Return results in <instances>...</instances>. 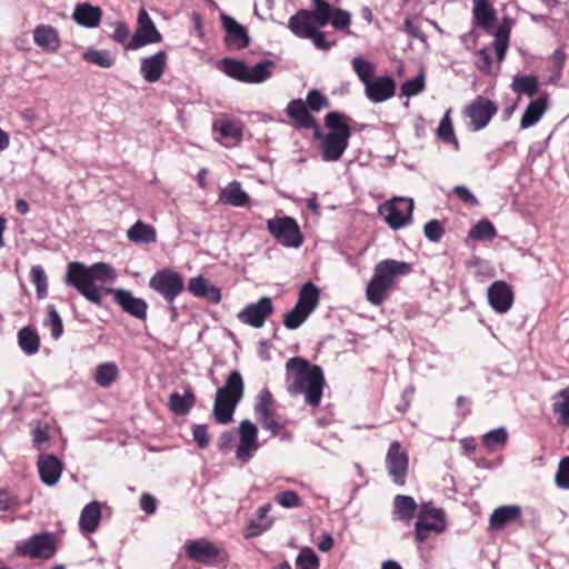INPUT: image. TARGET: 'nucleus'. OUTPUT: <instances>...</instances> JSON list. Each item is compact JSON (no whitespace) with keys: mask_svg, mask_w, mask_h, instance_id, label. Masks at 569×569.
I'll list each match as a JSON object with an SVG mask.
<instances>
[{"mask_svg":"<svg viewBox=\"0 0 569 569\" xmlns=\"http://www.w3.org/2000/svg\"><path fill=\"white\" fill-rule=\"evenodd\" d=\"M129 240L136 243H152L157 233L152 226L137 221L127 232Z\"/></svg>","mask_w":569,"mask_h":569,"instance_id":"58836bf2","label":"nucleus"},{"mask_svg":"<svg viewBox=\"0 0 569 569\" xmlns=\"http://www.w3.org/2000/svg\"><path fill=\"white\" fill-rule=\"evenodd\" d=\"M119 370L116 363L106 362L97 367L94 373L96 382L103 388L110 387L118 378Z\"/></svg>","mask_w":569,"mask_h":569,"instance_id":"ea45409f","label":"nucleus"},{"mask_svg":"<svg viewBox=\"0 0 569 569\" xmlns=\"http://www.w3.org/2000/svg\"><path fill=\"white\" fill-rule=\"evenodd\" d=\"M411 266L405 261L392 259L382 260L375 267L373 277L366 288V297L368 301L375 306H380L389 290L396 284L398 276L408 274Z\"/></svg>","mask_w":569,"mask_h":569,"instance_id":"7ed1b4c3","label":"nucleus"},{"mask_svg":"<svg viewBox=\"0 0 569 569\" xmlns=\"http://www.w3.org/2000/svg\"><path fill=\"white\" fill-rule=\"evenodd\" d=\"M267 229L284 247L299 248L302 244L300 228L291 217L269 219Z\"/></svg>","mask_w":569,"mask_h":569,"instance_id":"1a4fd4ad","label":"nucleus"},{"mask_svg":"<svg viewBox=\"0 0 569 569\" xmlns=\"http://www.w3.org/2000/svg\"><path fill=\"white\" fill-rule=\"evenodd\" d=\"M548 106V96L541 94L538 99L531 101L526 108L521 120L520 126L522 129H527L533 124H536L543 113L547 110Z\"/></svg>","mask_w":569,"mask_h":569,"instance_id":"cd10ccee","label":"nucleus"},{"mask_svg":"<svg viewBox=\"0 0 569 569\" xmlns=\"http://www.w3.org/2000/svg\"><path fill=\"white\" fill-rule=\"evenodd\" d=\"M271 510L270 503H264L257 510V518L251 519L248 522L247 529H246V538L257 537L260 536L262 532L268 530L271 525L272 520L268 517V513Z\"/></svg>","mask_w":569,"mask_h":569,"instance_id":"c756f323","label":"nucleus"},{"mask_svg":"<svg viewBox=\"0 0 569 569\" xmlns=\"http://www.w3.org/2000/svg\"><path fill=\"white\" fill-rule=\"evenodd\" d=\"M512 90L532 97L538 91V81L533 76H516L512 81Z\"/></svg>","mask_w":569,"mask_h":569,"instance_id":"37998d69","label":"nucleus"},{"mask_svg":"<svg viewBox=\"0 0 569 569\" xmlns=\"http://www.w3.org/2000/svg\"><path fill=\"white\" fill-rule=\"evenodd\" d=\"M566 60V54L561 49H557L553 51L551 57L549 58V62L551 63L552 76L550 77V81H556L560 78L563 64Z\"/></svg>","mask_w":569,"mask_h":569,"instance_id":"13d9d810","label":"nucleus"},{"mask_svg":"<svg viewBox=\"0 0 569 569\" xmlns=\"http://www.w3.org/2000/svg\"><path fill=\"white\" fill-rule=\"evenodd\" d=\"M47 313L48 318L44 321V326L50 328L51 337L57 340L63 333L62 319L53 305L47 306Z\"/></svg>","mask_w":569,"mask_h":569,"instance_id":"de8ad7c7","label":"nucleus"},{"mask_svg":"<svg viewBox=\"0 0 569 569\" xmlns=\"http://www.w3.org/2000/svg\"><path fill=\"white\" fill-rule=\"evenodd\" d=\"M274 63L271 60H263L252 68L247 66V83H260L267 80Z\"/></svg>","mask_w":569,"mask_h":569,"instance_id":"a19ab883","label":"nucleus"},{"mask_svg":"<svg viewBox=\"0 0 569 569\" xmlns=\"http://www.w3.org/2000/svg\"><path fill=\"white\" fill-rule=\"evenodd\" d=\"M192 435L199 448L203 449L208 447L210 436L208 433L207 425H196L192 429Z\"/></svg>","mask_w":569,"mask_h":569,"instance_id":"69168bd1","label":"nucleus"},{"mask_svg":"<svg viewBox=\"0 0 569 569\" xmlns=\"http://www.w3.org/2000/svg\"><path fill=\"white\" fill-rule=\"evenodd\" d=\"M417 503L410 496L397 495L393 500V512L398 519L409 522L415 517Z\"/></svg>","mask_w":569,"mask_h":569,"instance_id":"f704fd0d","label":"nucleus"},{"mask_svg":"<svg viewBox=\"0 0 569 569\" xmlns=\"http://www.w3.org/2000/svg\"><path fill=\"white\" fill-rule=\"evenodd\" d=\"M273 305L269 297L260 298L256 303L246 306L239 313L238 319L253 328L263 327L268 317L273 313Z\"/></svg>","mask_w":569,"mask_h":569,"instance_id":"dca6fc26","label":"nucleus"},{"mask_svg":"<svg viewBox=\"0 0 569 569\" xmlns=\"http://www.w3.org/2000/svg\"><path fill=\"white\" fill-rule=\"evenodd\" d=\"M438 137L446 142L455 141V133L452 122L449 117V111L446 112L443 118L441 119L439 127L437 129Z\"/></svg>","mask_w":569,"mask_h":569,"instance_id":"052dcab7","label":"nucleus"},{"mask_svg":"<svg viewBox=\"0 0 569 569\" xmlns=\"http://www.w3.org/2000/svg\"><path fill=\"white\" fill-rule=\"evenodd\" d=\"M33 40L37 46L47 50H57L59 47L58 32L51 26L40 24L33 30Z\"/></svg>","mask_w":569,"mask_h":569,"instance_id":"72a5a7b5","label":"nucleus"},{"mask_svg":"<svg viewBox=\"0 0 569 569\" xmlns=\"http://www.w3.org/2000/svg\"><path fill=\"white\" fill-rule=\"evenodd\" d=\"M488 301L495 311L499 313L507 312L513 302L511 288L505 281H495L488 288Z\"/></svg>","mask_w":569,"mask_h":569,"instance_id":"6ab92c4d","label":"nucleus"},{"mask_svg":"<svg viewBox=\"0 0 569 569\" xmlns=\"http://www.w3.org/2000/svg\"><path fill=\"white\" fill-rule=\"evenodd\" d=\"M352 68L365 87L371 81L375 74V66L372 62L360 57H356L352 60Z\"/></svg>","mask_w":569,"mask_h":569,"instance_id":"49530a36","label":"nucleus"},{"mask_svg":"<svg viewBox=\"0 0 569 569\" xmlns=\"http://www.w3.org/2000/svg\"><path fill=\"white\" fill-rule=\"evenodd\" d=\"M552 410L560 425L569 426V387L552 396Z\"/></svg>","mask_w":569,"mask_h":569,"instance_id":"4c0bfd02","label":"nucleus"},{"mask_svg":"<svg viewBox=\"0 0 569 569\" xmlns=\"http://www.w3.org/2000/svg\"><path fill=\"white\" fill-rule=\"evenodd\" d=\"M101 520L100 503L92 501L88 503L81 511L79 526L83 532H94Z\"/></svg>","mask_w":569,"mask_h":569,"instance_id":"473e14b6","label":"nucleus"},{"mask_svg":"<svg viewBox=\"0 0 569 569\" xmlns=\"http://www.w3.org/2000/svg\"><path fill=\"white\" fill-rule=\"evenodd\" d=\"M249 200L248 193L242 190L238 181L227 184L219 193V201L233 207H243Z\"/></svg>","mask_w":569,"mask_h":569,"instance_id":"7c9ffc66","label":"nucleus"},{"mask_svg":"<svg viewBox=\"0 0 569 569\" xmlns=\"http://www.w3.org/2000/svg\"><path fill=\"white\" fill-rule=\"evenodd\" d=\"M425 88L423 74H419L418 77L410 79L402 83L401 86V94L405 97H411L420 93Z\"/></svg>","mask_w":569,"mask_h":569,"instance_id":"4d7b16f0","label":"nucleus"},{"mask_svg":"<svg viewBox=\"0 0 569 569\" xmlns=\"http://www.w3.org/2000/svg\"><path fill=\"white\" fill-rule=\"evenodd\" d=\"M320 293L319 289L312 283H305L299 290L297 307L311 315L319 305Z\"/></svg>","mask_w":569,"mask_h":569,"instance_id":"2f4dec72","label":"nucleus"},{"mask_svg":"<svg viewBox=\"0 0 569 569\" xmlns=\"http://www.w3.org/2000/svg\"><path fill=\"white\" fill-rule=\"evenodd\" d=\"M496 229L489 220H480L469 231V238L473 240H491L496 237Z\"/></svg>","mask_w":569,"mask_h":569,"instance_id":"a18cd8bd","label":"nucleus"},{"mask_svg":"<svg viewBox=\"0 0 569 569\" xmlns=\"http://www.w3.org/2000/svg\"><path fill=\"white\" fill-rule=\"evenodd\" d=\"M20 555L29 556L32 559H49L54 555V539L49 532L33 535L30 539L18 545Z\"/></svg>","mask_w":569,"mask_h":569,"instance_id":"ddd939ff","label":"nucleus"},{"mask_svg":"<svg viewBox=\"0 0 569 569\" xmlns=\"http://www.w3.org/2000/svg\"><path fill=\"white\" fill-rule=\"evenodd\" d=\"M168 56L164 51H158L152 56L141 59L140 73L142 78L153 83L160 80L167 67Z\"/></svg>","mask_w":569,"mask_h":569,"instance_id":"aec40b11","label":"nucleus"},{"mask_svg":"<svg viewBox=\"0 0 569 569\" xmlns=\"http://www.w3.org/2000/svg\"><path fill=\"white\" fill-rule=\"evenodd\" d=\"M473 18L478 26L488 30L496 20V12L488 0H473Z\"/></svg>","mask_w":569,"mask_h":569,"instance_id":"c9c22d12","label":"nucleus"},{"mask_svg":"<svg viewBox=\"0 0 569 569\" xmlns=\"http://www.w3.org/2000/svg\"><path fill=\"white\" fill-rule=\"evenodd\" d=\"M286 367L288 392L291 396L303 395L309 406H319L325 386L322 369L299 357L289 359Z\"/></svg>","mask_w":569,"mask_h":569,"instance_id":"f03ea898","label":"nucleus"},{"mask_svg":"<svg viewBox=\"0 0 569 569\" xmlns=\"http://www.w3.org/2000/svg\"><path fill=\"white\" fill-rule=\"evenodd\" d=\"M555 482L561 489H569V456L560 460Z\"/></svg>","mask_w":569,"mask_h":569,"instance_id":"6e6d98bb","label":"nucleus"},{"mask_svg":"<svg viewBox=\"0 0 569 569\" xmlns=\"http://www.w3.org/2000/svg\"><path fill=\"white\" fill-rule=\"evenodd\" d=\"M305 103L311 111L317 112L323 108H327L329 106V100L319 90L312 89L308 92Z\"/></svg>","mask_w":569,"mask_h":569,"instance_id":"864d4df0","label":"nucleus"},{"mask_svg":"<svg viewBox=\"0 0 569 569\" xmlns=\"http://www.w3.org/2000/svg\"><path fill=\"white\" fill-rule=\"evenodd\" d=\"M274 500L284 508H293L300 506V498L296 491L287 490L276 495Z\"/></svg>","mask_w":569,"mask_h":569,"instance_id":"e2e57ef3","label":"nucleus"},{"mask_svg":"<svg viewBox=\"0 0 569 569\" xmlns=\"http://www.w3.org/2000/svg\"><path fill=\"white\" fill-rule=\"evenodd\" d=\"M221 70L236 80L247 82V64L243 61L224 58L221 61Z\"/></svg>","mask_w":569,"mask_h":569,"instance_id":"79ce46f5","label":"nucleus"},{"mask_svg":"<svg viewBox=\"0 0 569 569\" xmlns=\"http://www.w3.org/2000/svg\"><path fill=\"white\" fill-rule=\"evenodd\" d=\"M102 11L99 7L81 3L74 8L72 18L86 28H96L101 21Z\"/></svg>","mask_w":569,"mask_h":569,"instance_id":"bb28decb","label":"nucleus"},{"mask_svg":"<svg viewBox=\"0 0 569 569\" xmlns=\"http://www.w3.org/2000/svg\"><path fill=\"white\" fill-rule=\"evenodd\" d=\"M507 436L505 428L491 430L483 436V445L488 448H493L498 445L505 443Z\"/></svg>","mask_w":569,"mask_h":569,"instance_id":"680f3d73","label":"nucleus"},{"mask_svg":"<svg viewBox=\"0 0 569 569\" xmlns=\"http://www.w3.org/2000/svg\"><path fill=\"white\" fill-rule=\"evenodd\" d=\"M408 465V453L401 449L399 441H392L387 451L386 466L389 476L396 485L403 486L406 483Z\"/></svg>","mask_w":569,"mask_h":569,"instance_id":"4468645a","label":"nucleus"},{"mask_svg":"<svg viewBox=\"0 0 569 569\" xmlns=\"http://www.w3.org/2000/svg\"><path fill=\"white\" fill-rule=\"evenodd\" d=\"M306 311L295 306L289 312L284 315L283 325L287 329L295 330L299 328L309 317Z\"/></svg>","mask_w":569,"mask_h":569,"instance_id":"3c124183","label":"nucleus"},{"mask_svg":"<svg viewBox=\"0 0 569 569\" xmlns=\"http://www.w3.org/2000/svg\"><path fill=\"white\" fill-rule=\"evenodd\" d=\"M186 552L194 561L207 562L217 559L220 555V549L206 539H199L188 543Z\"/></svg>","mask_w":569,"mask_h":569,"instance_id":"5701e85b","label":"nucleus"},{"mask_svg":"<svg viewBox=\"0 0 569 569\" xmlns=\"http://www.w3.org/2000/svg\"><path fill=\"white\" fill-rule=\"evenodd\" d=\"M162 41V36L156 28L152 19L144 8H140L137 19V29L127 49L137 50L150 43H159Z\"/></svg>","mask_w":569,"mask_h":569,"instance_id":"9b49d317","label":"nucleus"},{"mask_svg":"<svg viewBox=\"0 0 569 569\" xmlns=\"http://www.w3.org/2000/svg\"><path fill=\"white\" fill-rule=\"evenodd\" d=\"M240 441L236 451V456L241 461H248L252 453L258 449L257 427L250 420H243L239 426Z\"/></svg>","mask_w":569,"mask_h":569,"instance_id":"a211bd4d","label":"nucleus"},{"mask_svg":"<svg viewBox=\"0 0 569 569\" xmlns=\"http://www.w3.org/2000/svg\"><path fill=\"white\" fill-rule=\"evenodd\" d=\"M272 402V395L267 390H262L259 393L258 402L254 407L256 415L258 417L270 415V406Z\"/></svg>","mask_w":569,"mask_h":569,"instance_id":"0e129e2a","label":"nucleus"},{"mask_svg":"<svg viewBox=\"0 0 569 569\" xmlns=\"http://www.w3.org/2000/svg\"><path fill=\"white\" fill-rule=\"evenodd\" d=\"M31 281L37 288V297L43 299L48 292L47 276L41 266H33L30 272Z\"/></svg>","mask_w":569,"mask_h":569,"instance_id":"8fccbe9b","label":"nucleus"},{"mask_svg":"<svg viewBox=\"0 0 569 569\" xmlns=\"http://www.w3.org/2000/svg\"><path fill=\"white\" fill-rule=\"evenodd\" d=\"M383 210L387 212L386 221L392 229L397 230L411 221L413 200L402 197L393 198L383 207Z\"/></svg>","mask_w":569,"mask_h":569,"instance_id":"2eb2a0df","label":"nucleus"},{"mask_svg":"<svg viewBox=\"0 0 569 569\" xmlns=\"http://www.w3.org/2000/svg\"><path fill=\"white\" fill-rule=\"evenodd\" d=\"M196 396L190 387H187L183 395L174 391L169 397L168 407L177 416L187 415L194 406Z\"/></svg>","mask_w":569,"mask_h":569,"instance_id":"c85d7f7f","label":"nucleus"},{"mask_svg":"<svg viewBox=\"0 0 569 569\" xmlns=\"http://www.w3.org/2000/svg\"><path fill=\"white\" fill-rule=\"evenodd\" d=\"M298 569H318L319 559L311 549H303L297 557Z\"/></svg>","mask_w":569,"mask_h":569,"instance_id":"5fc2aeb1","label":"nucleus"},{"mask_svg":"<svg viewBox=\"0 0 569 569\" xmlns=\"http://www.w3.org/2000/svg\"><path fill=\"white\" fill-rule=\"evenodd\" d=\"M18 345L26 355H34L40 348V337L36 329L27 326L18 332Z\"/></svg>","mask_w":569,"mask_h":569,"instance_id":"e433bc0d","label":"nucleus"},{"mask_svg":"<svg viewBox=\"0 0 569 569\" xmlns=\"http://www.w3.org/2000/svg\"><path fill=\"white\" fill-rule=\"evenodd\" d=\"M423 233L431 242H438L445 233V228L440 221L430 220L425 224Z\"/></svg>","mask_w":569,"mask_h":569,"instance_id":"bf43d9fd","label":"nucleus"},{"mask_svg":"<svg viewBox=\"0 0 569 569\" xmlns=\"http://www.w3.org/2000/svg\"><path fill=\"white\" fill-rule=\"evenodd\" d=\"M476 54L478 56L476 67L483 73H490L492 62L489 51L483 48L478 50Z\"/></svg>","mask_w":569,"mask_h":569,"instance_id":"338daca9","label":"nucleus"},{"mask_svg":"<svg viewBox=\"0 0 569 569\" xmlns=\"http://www.w3.org/2000/svg\"><path fill=\"white\" fill-rule=\"evenodd\" d=\"M116 278V270L108 263L96 262L86 266L74 261L68 264L64 281L96 306L102 305L104 293L112 295L124 312L139 320H146L148 303L143 299L136 298L131 291L122 288H103L97 284V282L111 283Z\"/></svg>","mask_w":569,"mask_h":569,"instance_id":"f257e3e1","label":"nucleus"},{"mask_svg":"<svg viewBox=\"0 0 569 569\" xmlns=\"http://www.w3.org/2000/svg\"><path fill=\"white\" fill-rule=\"evenodd\" d=\"M40 479L47 486L56 485L62 472V462L52 455H42L38 460Z\"/></svg>","mask_w":569,"mask_h":569,"instance_id":"4be33fe9","label":"nucleus"},{"mask_svg":"<svg viewBox=\"0 0 569 569\" xmlns=\"http://www.w3.org/2000/svg\"><path fill=\"white\" fill-rule=\"evenodd\" d=\"M447 529L446 512L441 508H436L431 502L420 506L418 520L415 523V536L417 541L423 542L428 539L430 532L437 535Z\"/></svg>","mask_w":569,"mask_h":569,"instance_id":"0eeeda50","label":"nucleus"},{"mask_svg":"<svg viewBox=\"0 0 569 569\" xmlns=\"http://www.w3.org/2000/svg\"><path fill=\"white\" fill-rule=\"evenodd\" d=\"M149 287L171 303L183 291L184 282L178 272L171 269H162L150 278Z\"/></svg>","mask_w":569,"mask_h":569,"instance_id":"9d476101","label":"nucleus"},{"mask_svg":"<svg viewBox=\"0 0 569 569\" xmlns=\"http://www.w3.org/2000/svg\"><path fill=\"white\" fill-rule=\"evenodd\" d=\"M312 10H310L315 18V23L322 28L328 23L336 30H346L351 22V16L347 10L333 8L326 0H312Z\"/></svg>","mask_w":569,"mask_h":569,"instance_id":"6e6552de","label":"nucleus"},{"mask_svg":"<svg viewBox=\"0 0 569 569\" xmlns=\"http://www.w3.org/2000/svg\"><path fill=\"white\" fill-rule=\"evenodd\" d=\"M287 116L298 129H310L316 126L315 118L309 113L303 100H291L286 108Z\"/></svg>","mask_w":569,"mask_h":569,"instance_id":"b1692460","label":"nucleus"},{"mask_svg":"<svg viewBox=\"0 0 569 569\" xmlns=\"http://www.w3.org/2000/svg\"><path fill=\"white\" fill-rule=\"evenodd\" d=\"M521 516V508L517 505H507L498 507L493 510L490 516L489 522L490 528L493 530H499L506 525L516 521Z\"/></svg>","mask_w":569,"mask_h":569,"instance_id":"a878e982","label":"nucleus"},{"mask_svg":"<svg viewBox=\"0 0 569 569\" xmlns=\"http://www.w3.org/2000/svg\"><path fill=\"white\" fill-rule=\"evenodd\" d=\"M213 129L219 131L223 138L240 140L242 137L241 128L233 121L214 122Z\"/></svg>","mask_w":569,"mask_h":569,"instance_id":"603ef678","label":"nucleus"},{"mask_svg":"<svg viewBox=\"0 0 569 569\" xmlns=\"http://www.w3.org/2000/svg\"><path fill=\"white\" fill-rule=\"evenodd\" d=\"M395 87L396 84L393 79L389 76H383L367 83L365 87L366 96L370 101L380 103L390 99L395 94Z\"/></svg>","mask_w":569,"mask_h":569,"instance_id":"412c9836","label":"nucleus"},{"mask_svg":"<svg viewBox=\"0 0 569 569\" xmlns=\"http://www.w3.org/2000/svg\"><path fill=\"white\" fill-rule=\"evenodd\" d=\"M188 290L194 297L204 298L213 303H218L221 299L220 290L201 276L189 280Z\"/></svg>","mask_w":569,"mask_h":569,"instance_id":"393cba45","label":"nucleus"},{"mask_svg":"<svg viewBox=\"0 0 569 569\" xmlns=\"http://www.w3.org/2000/svg\"><path fill=\"white\" fill-rule=\"evenodd\" d=\"M83 59L102 68H110L114 63V59L108 50H88L83 53Z\"/></svg>","mask_w":569,"mask_h":569,"instance_id":"09e8293b","label":"nucleus"},{"mask_svg":"<svg viewBox=\"0 0 569 569\" xmlns=\"http://www.w3.org/2000/svg\"><path fill=\"white\" fill-rule=\"evenodd\" d=\"M509 28L505 26H499L495 32L493 48L499 62H501L506 57L509 46Z\"/></svg>","mask_w":569,"mask_h":569,"instance_id":"c03bdc74","label":"nucleus"},{"mask_svg":"<svg viewBox=\"0 0 569 569\" xmlns=\"http://www.w3.org/2000/svg\"><path fill=\"white\" fill-rule=\"evenodd\" d=\"M259 421L261 422L262 427L267 430H270L273 435H278L284 427L283 423L273 420L270 415L260 416L258 417Z\"/></svg>","mask_w":569,"mask_h":569,"instance_id":"774afa93","label":"nucleus"},{"mask_svg":"<svg viewBox=\"0 0 569 569\" xmlns=\"http://www.w3.org/2000/svg\"><path fill=\"white\" fill-rule=\"evenodd\" d=\"M317 27L312 12L306 9L299 10L288 21V28L296 37L310 39L317 49L328 51L336 42L328 41Z\"/></svg>","mask_w":569,"mask_h":569,"instance_id":"423d86ee","label":"nucleus"},{"mask_svg":"<svg viewBox=\"0 0 569 569\" xmlns=\"http://www.w3.org/2000/svg\"><path fill=\"white\" fill-rule=\"evenodd\" d=\"M497 104L485 97L478 96L465 108V116L470 119V124L475 131H479L488 126L491 118L497 113Z\"/></svg>","mask_w":569,"mask_h":569,"instance_id":"f8f14e48","label":"nucleus"},{"mask_svg":"<svg viewBox=\"0 0 569 569\" xmlns=\"http://www.w3.org/2000/svg\"><path fill=\"white\" fill-rule=\"evenodd\" d=\"M343 118L345 116L337 111L329 112L325 118V124L329 129V133L321 142V157L325 161H338L349 146L351 129L342 121Z\"/></svg>","mask_w":569,"mask_h":569,"instance_id":"39448f33","label":"nucleus"},{"mask_svg":"<svg viewBox=\"0 0 569 569\" xmlns=\"http://www.w3.org/2000/svg\"><path fill=\"white\" fill-rule=\"evenodd\" d=\"M244 392V382L238 370H232L227 377L223 387L216 392L213 403V417L220 425H226L232 420L238 403L241 401Z\"/></svg>","mask_w":569,"mask_h":569,"instance_id":"20e7f679","label":"nucleus"},{"mask_svg":"<svg viewBox=\"0 0 569 569\" xmlns=\"http://www.w3.org/2000/svg\"><path fill=\"white\" fill-rule=\"evenodd\" d=\"M220 20L226 30L224 43L227 47L236 50L248 47L250 40L243 26L227 13H221Z\"/></svg>","mask_w":569,"mask_h":569,"instance_id":"f3484780","label":"nucleus"}]
</instances>
